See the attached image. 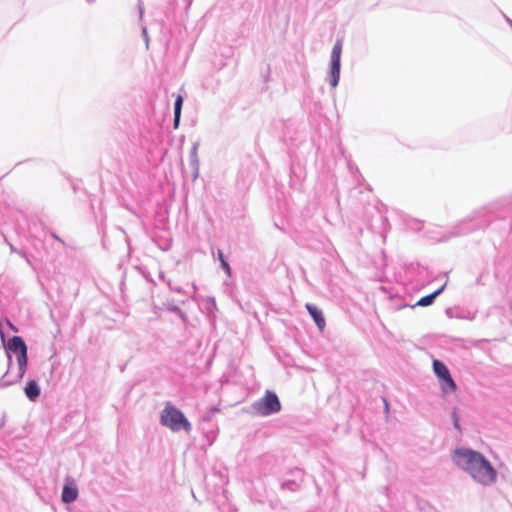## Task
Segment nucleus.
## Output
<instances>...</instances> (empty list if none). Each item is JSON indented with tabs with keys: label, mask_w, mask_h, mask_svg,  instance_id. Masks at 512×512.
I'll return each mask as SVG.
<instances>
[{
	"label": "nucleus",
	"mask_w": 512,
	"mask_h": 512,
	"mask_svg": "<svg viewBox=\"0 0 512 512\" xmlns=\"http://www.w3.org/2000/svg\"><path fill=\"white\" fill-rule=\"evenodd\" d=\"M40 391V387L35 380H30L24 388L25 395L30 401H35L39 397Z\"/></svg>",
	"instance_id": "nucleus-8"
},
{
	"label": "nucleus",
	"mask_w": 512,
	"mask_h": 512,
	"mask_svg": "<svg viewBox=\"0 0 512 512\" xmlns=\"http://www.w3.org/2000/svg\"><path fill=\"white\" fill-rule=\"evenodd\" d=\"M456 314H457V313H454V312L452 311V309H450V308L446 310V315H447L449 318H455V315H456Z\"/></svg>",
	"instance_id": "nucleus-18"
},
{
	"label": "nucleus",
	"mask_w": 512,
	"mask_h": 512,
	"mask_svg": "<svg viewBox=\"0 0 512 512\" xmlns=\"http://www.w3.org/2000/svg\"><path fill=\"white\" fill-rule=\"evenodd\" d=\"M342 43L337 41L331 51L330 59V85L335 88L340 80Z\"/></svg>",
	"instance_id": "nucleus-6"
},
{
	"label": "nucleus",
	"mask_w": 512,
	"mask_h": 512,
	"mask_svg": "<svg viewBox=\"0 0 512 512\" xmlns=\"http://www.w3.org/2000/svg\"><path fill=\"white\" fill-rule=\"evenodd\" d=\"M143 34H144L145 36L147 35L146 29H143Z\"/></svg>",
	"instance_id": "nucleus-24"
},
{
	"label": "nucleus",
	"mask_w": 512,
	"mask_h": 512,
	"mask_svg": "<svg viewBox=\"0 0 512 512\" xmlns=\"http://www.w3.org/2000/svg\"><path fill=\"white\" fill-rule=\"evenodd\" d=\"M160 423L172 432L184 430L189 433L192 430V425L184 413L171 403H167L161 411Z\"/></svg>",
	"instance_id": "nucleus-2"
},
{
	"label": "nucleus",
	"mask_w": 512,
	"mask_h": 512,
	"mask_svg": "<svg viewBox=\"0 0 512 512\" xmlns=\"http://www.w3.org/2000/svg\"><path fill=\"white\" fill-rule=\"evenodd\" d=\"M6 352L9 359V364L11 363L12 354L16 356L18 373L15 381H18L23 378L27 369V345L20 336H13L11 339H9L6 345Z\"/></svg>",
	"instance_id": "nucleus-3"
},
{
	"label": "nucleus",
	"mask_w": 512,
	"mask_h": 512,
	"mask_svg": "<svg viewBox=\"0 0 512 512\" xmlns=\"http://www.w3.org/2000/svg\"><path fill=\"white\" fill-rule=\"evenodd\" d=\"M183 98L178 95L174 103V128H177L180 122Z\"/></svg>",
	"instance_id": "nucleus-11"
},
{
	"label": "nucleus",
	"mask_w": 512,
	"mask_h": 512,
	"mask_svg": "<svg viewBox=\"0 0 512 512\" xmlns=\"http://www.w3.org/2000/svg\"><path fill=\"white\" fill-rule=\"evenodd\" d=\"M10 384H12V382H4V383H3V386H8V385H10Z\"/></svg>",
	"instance_id": "nucleus-21"
},
{
	"label": "nucleus",
	"mask_w": 512,
	"mask_h": 512,
	"mask_svg": "<svg viewBox=\"0 0 512 512\" xmlns=\"http://www.w3.org/2000/svg\"><path fill=\"white\" fill-rule=\"evenodd\" d=\"M306 309L308 310L309 314L313 318L317 327L322 331L325 327V319L322 314V311L320 309H318L316 306L309 304V303L306 304Z\"/></svg>",
	"instance_id": "nucleus-7"
},
{
	"label": "nucleus",
	"mask_w": 512,
	"mask_h": 512,
	"mask_svg": "<svg viewBox=\"0 0 512 512\" xmlns=\"http://www.w3.org/2000/svg\"><path fill=\"white\" fill-rule=\"evenodd\" d=\"M192 288H193V292H195L196 291V286L194 284L192 285Z\"/></svg>",
	"instance_id": "nucleus-23"
},
{
	"label": "nucleus",
	"mask_w": 512,
	"mask_h": 512,
	"mask_svg": "<svg viewBox=\"0 0 512 512\" xmlns=\"http://www.w3.org/2000/svg\"><path fill=\"white\" fill-rule=\"evenodd\" d=\"M445 286H446V284H444L442 287H440L439 289H437L433 293L420 298V300L417 302V305L418 306H422V307H426V306L431 305L434 302L435 298L437 296H439L444 291Z\"/></svg>",
	"instance_id": "nucleus-10"
},
{
	"label": "nucleus",
	"mask_w": 512,
	"mask_h": 512,
	"mask_svg": "<svg viewBox=\"0 0 512 512\" xmlns=\"http://www.w3.org/2000/svg\"><path fill=\"white\" fill-rule=\"evenodd\" d=\"M452 420H453L454 427L457 430H460L459 417L457 415L456 409H454L453 412H452Z\"/></svg>",
	"instance_id": "nucleus-16"
},
{
	"label": "nucleus",
	"mask_w": 512,
	"mask_h": 512,
	"mask_svg": "<svg viewBox=\"0 0 512 512\" xmlns=\"http://www.w3.org/2000/svg\"><path fill=\"white\" fill-rule=\"evenodd\" d=\"M476 317V313L475 312H460V313H457L455 315V318L457 319H463V320H469V321H473Z\"/></svg>",
	"instance_id": "nucleus-14"
},
{
	"label": "nucleus",
	"mask_w": 512,
	"mask_h": 512,
	"mask_svg": "<svg viewBox=\"0 0 512 512\" xmlns=\"http://www.w3.org/2000/svg\"><path fill=\"white\" fill-rule=\"evenodd\" d=\"M510 25H511V27H512V21H510Z\"/></svg>",
	"instance_id": "nucleus-25"
},
{
	"label": "nucleus",
	"mask_w": 512,
	"mask_h": 512,
	"mask_svg": "<svg viewBox=\"0 0 512 512\" xmlns=\"http://www.w3.org/2000/svg\"><path fill=\"white\" fill-rule=\"evenodd\" d=\"M78 497V489L75 486L65 485L62 490V501L64 503H71Z\"/></svg>",
	"instance_id": "nucleus-9"
},
{
	"label": "nucleus",
	"mask_w": 512,
	"mask_h": 512,
	"mask_svg": "<svg viewBox=\"0 0 512 512\" xmlns=\"http://www.w3.org/2000/svg\"><path fill=\"white\" fill-rule=\"evenodd\" d=\"M198 143H194L192 145V148L190 150V154H189V160H192V159H199L198 158Z\"/></svg>",
	"instance_id": "nucleus-15"
},
{
	"label": "nucleus",
	"mask_w": 512,
	"mask_h": 512,
	"mask_svg": "<svg viewBox=\"0 0 512 512\" xmlns=\"http://www.w3.org/2000/svg\"><path fill=\"white\" fill-rule=\"evenodd\" d=\"M218 259L221 263V267L224 269V271L226 272V274L228 276L231 275V268L228 264V262L224 259V254L221 250H218Z\"/></svg>",
	"instance_id": "nucleus-12"
},
{
	"label": "nucleus",
	"mask_w": 512,
	"mask_h": 512,
	"mask_svg": "<svg viewBox=\"0 0 512 512\" xmlns=\"http://www.w3.org/2000/svg\"><path fill=\"white\" fill-rule=\"evenodd\" d=\"M167 309L176 314L180 313L181 310L178 306L172 304H168Z\"/></svg>",
	"instance_id": "nucleus-17"
},
{
	"label": "nucleus",
	"mask_w": 512,
	"mask_h": 512,
	"mask_svg": "<svg viewBox=\"0 0 512 512\" xmlns=\"http://www.w3.org/2000/svg\"><path fill=\"white\" fill-rule=\"evenodd\" d=\"M169 286H170V288H171L172 290H174V291H176V292H178V293H182V289H181V287H172L170 283H169Z\"/></svg>",
	"instance_id": "nucleus-20"
},
{
	"label": "nucleus",
	"mask_w": 512,
	"mask_h": 512,
	"mask_svg": "<svg viewBox=\"0 0 512 512\" xmlns=\"http://www.w3.org/2000/svg\"><path fill=\"white\" fill-rule=\"evenodd\" d=\"M454 464L481 487H491L498 480V472L481 452L467 447L456 448L451 455Z\"/></svg>",
	"instance_id": "nucleus-1"
},
{
	"label": "nucleus",
	"mask_w": 512,
	"mask_h": 512,
	"mask_svg": "<svg viewBox=\"0 0 512 512\" xmlns=\"http://www.w3.org/2000/svg\"><path fill=\"white\" fill-rule=\"evenodd\" d=\"M251 408L256 414L269 416L279 412L281 404L274 392L266 391L265 395L261 399L255 401Z\"/></svg>",
	"instance_id": "nucleus-4"
},
{
	"label": "nucleus",
	"mask_w": 512,
	"mask_h": 512,
	"mask_svg": "<svg viewBox=\"0 0 512 512\" xmlns=\"http://www.w3.org/2000/svg\"><path fill=\"white\" fill-rule=\"evenodd\" d=\"M189 164L193 171V180H196L199 176V166H200L199 159L189 160Z\"/></svg>",
	"instance_id": "nucleus-13"
},
{
	"label": "nucleus",
	"mask_w": 512,
	"mask_h": 512,
	"mask_svg": "<svg viewBox=\"0 0 512 512\" xmlns=\"http://www.w3.org/2000/svg\"><path fill=\"white\" fill-rule=\"evenodd\" d=\"M177 315L182 319L183 322L187 321V316L182 310H180V313H178Z\"/></svg>",
	"instance_id": "nucleus-19"
},
{
	"label": "nucleus",
	"mask_w": 512,
	"mask_h": 512,
	"mask_svg": "<svg viewBox=\"0 0 512 512\" xmlns=\"http://www.w3.org/2000/svg\"><path fill=\"white\" fill-rule=\"evenodd\" d=\"M433 370L440 380L441 390L443 394H450L456 390V383L453 380L448 368L443 362L439 360H434Z\"/></svg>",
	"instance_id": "nucleus-5"
},
{
	"label": "nucleus",
	"mask_w": 512,
	"mask_h": 512,
	"mask_svg": "<svg viewBox=\"0 0 512 512\" xmlns=\"http://www.w3.org/2000/svg\"><path fill=\"white\" fill-rule=\"evenodd\" d=\"M11 251L16 252V249L13 246H11Z\"/></svg>",
	"instance_id": "nucleus-22"
}]
</instances>
